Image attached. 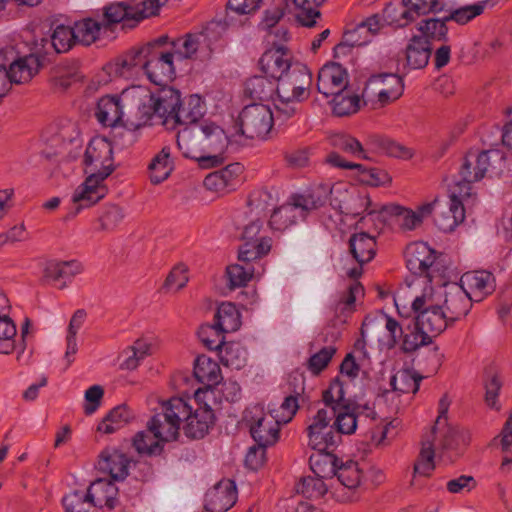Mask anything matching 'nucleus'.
Returning <instances> with one entry per match:
<instances>
[{
	"label": "nucleus",
	"instance_id": "nucleus-1",
	"mask_svg": "<svg viewBox=\"0 0 512 512\" xmlns=\"http://www.w3.org/2000/svg\"><path fill=\"white\" fill-rule=\"evenodd\" d=\"M328 192L325 187H314L303 194L293 195L289 203L275 209L271 214V229L284 231L295 224L298 218L304 219L310 211L322 207L327 202Z\"/></svg>",
	"mask_w": 512,
	"mask_h": 512
},
{
	"label": "nucleus",
	"instance_id": "nucleus-2",
	"mask_svg": "<svg viewBox=\"0 0 512 512\" xmlns=\"http://www.w3.org/2000/svg\"><path fill=\"white\" fill-rule=\"evenodd\" d=\"M273 113L268 105L251 104L240 112L231 139L236 144H245L248 139H265L273 127Z\"/></svg>",
	"mask_w": 512,
	"mask_h": 512
},
{
	"label": "nucleus",
	"instance_id": "nucleus-3",
	"mask_svg": "<svg viewBox=\"0 0 512 512\" xmlns=\"http://www.w3.org/2000/svg\"><path fill=\"white\" fill-rule=\"evenodd\" d=\"M168 0H133L129 4L114 3L104 8L103 32L111 31L120 22L134 27L144 18L154 16Z\"/></svg>",
	"mask_w": 512,
	"mask_h": 512
},
{
	"label": "nucleus",
	"instance_id": "nucleus-4",
	"mask_svg": "<svg viewBox=\"0 0 512 512\" xmlns=\"http://www.w3.org/2000/svg\"><path fill=\"white\" fill-rule=\"evenodd\" d=\"M157 92L146 94L145 99L139 98L137 108L142 114L136 128L146 125L153 116L162 119L163 124H167L173 119L178 105L180 104V92L172 87L162 85Z\"/></svg>",
	"mask_w": 512,
	"mask_h": 512
},
{
	"label": "nucleus",
	"instance_id": "nucleus-5",
	"mask_svg": "<svg viewBox=\"0 0 512 512\" xmlns=\"http://www.w3.org/2000/svg\"><path fill=\"white\" fill-rule=\"evenodd\" d=\"M167 37L142 47L143 71L156 85H166L175 77L174 54L161 48Z\"/></svg>",
	"mask_w": 512,
	"mask_h": 512
},
{
	"label": "nucleus",
	"instance_id": "nucleus-6",
	"mask_svg": "<svg viewBox=\"0 0 512 512\" xmlns=\"http://www.w3.org/2000/svg\"><path fill=\"white\" fill-rule=\"evenodd\" d=\"M412 309L417 313V327L424 330V334L428 333L432 337L441 334L450 324H453L435 296L427 290L413 300Z\"/></svg>",
	"mask_w": 512,
	"mask_h": 512
},
{
	"label": "nucleus",
	"instance_id": "nucleus-7",
	"mask_svg": "<svg viewBox=\"0 0 512 512\" xmlns=\"http://www.w3.org/2000/svg\"><path fill=\"white\" fill-rule=\"evenodd\" d=\"M404 91L402 77L395 73H381L372 75L363 90L366 102L371 103L373 109L383 108L397 99Z\"/></svg>",
	"mask_w": 512,
	"mask_h": 512
},
{
	"label": "nucleus",
	"instance_id": "nucleus-8",
	"mask_svg": "<svg viewBox=\"0 0 512 512\" xmlns=\"http://www.w3.org/2000/svg\"><path fill=\"white\" fill-rule=\"evenodd\" d=\"M329 190L327 198L331 195V205L339 210L340 213L351 215L353 217L362 216L366 212L372 214L374 210L368 211L371 200L369 194L364 189L356 187L345 188L343 186L330 187L329 185H318Z\"/></svg>",
	"mask_w": 512,
	"mask_h": 512
},
{
	"label": "nucleus",
	"instance_id": "nucleus-9",
	"mask_svg": "<svg viewBox=\"0 0 512 512\" xmlns=\"http://www.w3.org/2000/svg\"><path fill=\"white\" fill-rule=\"evenodd\" d=\"M248 222L242 226L241 239L243 244L239 249L238 260L240 262L254 261L267 255L272 246L271 238L260 237L264 218L247 214Z\"/></svg>",
	"mask_w": 512,
	"mask_h": 512
},
{
	"label": "nucleus",
	"instance_id": "nucleus-10",
	"mask_svg": "<svg viewBox=\"0 0 512 512\" xmlns=\"http://www.w3.org/2000/svg\"><path fill=\"white\" fill-rule=\"evenodd\" d=\"M429 293L435 296L452 323L465 317L472 307L473 298L458 283H446L436 291L430 289Z\"/></svg>",
	"mask_w": 512,
	"mask_h": 512
},
{
	"label": "nucleus",
	"instance_id": "nucleus-11",
	"mask_svg": "<svg viewBox=\"0 0 512 512\" xmlns=\"http://www.w3.org/2000/svg\"><path fill=\"white\" fill-rule=\"evenodd\" d=\"M332 413L326 408L319 409L309 419L307 426L308 445L316 451L333 450L341 441L340 435L330 425Z\"/></svg>",
	"mask_w": 512,
	"mask_h": 512
},
{
	"label": "nucleus",
	"instance_id": "nucleus-12",
	"mask_svg": "<svg viewBox=\"0 0 512 512\" xmlns=\"http://www.w3.org/2000/svg\"><path fill=\"white\" fill-rule=\"evenodd\" d=\"M245 420L249 424L250 434L255 442L262 446L274 445L279 438L280 420L278 414L265 413L260 406L246 411Z\"/></svg>",
	"mask_w": 512,
	"mask_h": 512
},
{
	"label": "nucleus",
	"instance_id": "nucleus-13",
	"mask_svg": "<svg viewBox=\"0 0 512 512\" xmlns=\"http://www.w3.org/2000/svg\"><path fill=\"white\" fill-rule=\"evenodd\" d=\"M491 154L498 156L497 152L492 151L469 152L460 166V179L450 184L449 187L457 188L461 190L462 194L470 197L471 184L484 178L490 166Z\"/></svg>",
	"mask_w": 512,
	"mask_h": 512
},
{
	"label": "nucleus",
	"instance_id": "nucleus-14",
	"mask_svg": "<svg viewBox=\"0 0 512 512\" xmlns=\"http://www.w3.org/2000/svg\"><path fill=\"white\" fill-rule=\"evenodd\" d=\"M85 172L106 179L114 170L113 146L104 137L93 138L84 155Z\"/></svg>",
	"mask_w": 512,
	"mask_h": 512
},
{
	"label": "nucleus",
	"instance_id": "nucleus-15",
	"mask_svg": "<svg viewBox=\"0 0 512 512\" xmlns=\"http://www.w3.org/2000/svg\"><path fill=\"white\" fill-rule=\"evenodd\" d=\"M133 91H124L120 96H104L100 98L97 104L95 116L99 123L106 127L116 126H135L136 124L129 120H124L125 109H128L131 100L135 98Z\"/></svg>",
	"mask_w": 512,
	"mask_h": 512
},
{
	"label": "nucleus",
	"instance_id": "nucleus-16",
	"mask_svg": "<svg viewBox=\"0 0 512 512\" xmlns=\"http://www.w3.org/2000/svg\"><path fill=\"white\" fill-rule=\"evenodd\" d=\"M312 74L308 67L300 62L277 81V96L288 100L290 97L305 100L310 95Z\"/></svg>",
	"mask_w": 512,
	"mask_h": 512
},
{
	"label": "nucleus",
	"instance_id": "nucleus-17",
	"mask_svg": "<svg viewBox=\"0 0 512 512\" xmlns=\"http://www.w3.org/2000/svg\"><path fill=\"white\" fill-rule=\"evenodd\" d=\"M198 128L200 130V137L203 142L205 154L207 156L216 157V159L205 163L204 168L220 165L223 162V153L229 143H235V140L231 139V132L227 134L219 125L210 121L200 123Z\"/></svg>",
	"mask_w": 512,
	"mask_h": 512
},
{
	"label": "nucleus",
	"instance_id": "nucleus-18",
	"mask_svg": "<svg viewBox=\"0 0 512 512\" xmlns=\"http://www.w3.org/2000/svg\"><path fill=\"white\" fill-rule=\"evenodd\" d=\"M295 62L288 48L273 42V47L267 49L259 60L261 71L276 82L286 74Z\"/></svg>",
	"mask_w": 512,
	"mask_h": 512
},
{
	"label": "nucleus",
	"instance_id": "nucleus-19",
	"mask_svg": "<svg viewBox=\"0 0 512 512\" xmlns=\"http://www.w3.org/2000/svg\"><path fill=\"white\" fill-rule=\"evenodd\" d=\"M449 207L435 214V224L443 232L453 231L465 219L464 200L469 198L457 188L448 187Z\"/></svg>",
	"mask_w": 512,
	"mask_h": 512
},
{
	"label": "nucleus",
	"instance_id": "nucleus-20",
	"mask_svg": "<svg viewBox=\"0 0 512 512\" xmlns=\"http://www.w3.org/2000/svg\"><path fill=\"white\" fill-rule=\"evenodd\" d=\"M349 252L358 266L347 270L346 274L352 279H357L362 274V266L374 258L376 241L365 232L353 234L349 239Z\"/></svg>",
	"mask_w": 512,
	"mask_h": 512
},
{
	"label": "nucleus",
	"instance_id": "nucleus-21",
	"mask_svg": "<svg viewBox=\"0 0 512 512\" xmlns=\"http://www.w3.org/2000/svg\"><path fill=\"white\" fill-rule=\"evenodd\" d=\"M177 146L184 157L197 161L202 168L205 163L216 159L214 156L205 154L198 125L187 126L178 131Z\"/></svg>",
	"mask_w": 512,
	"mask_h": 512
},
{
	"label": "nucleus",
	"instance_id": "nucleus-22",
	"mask_svg": "<svg viewBox=\"0 0 512 512\" xmlns=\"http://www.w3.org/2000/svg\"><path fill=\"white\" fill-rule=\"evenodd\" d=\"M82 272L83 265L77 260L49 261L44 267L42 280L64 289Z\"/></svg>",
	"mask_w": 512,
	"mask_h": 512
},
{
	"label": "nucleus",
	"instance_id": "nucleus-23",
	"mask_svg": "<svg viewBox=\"0 0 512 512\" xmlns=\"http://www.w3.org/2000/svg\"><path fill=\"white\" fill-rule=\"evenodd\" d=\"M348 74L338 63L324 65L318 73L317 90L326 98L348 88Z\"/></svg>",
	"mask_w": 512,
	"mask_h": 512
},
{
	"label": "nucleus",
	"instance_id": "nucleus-24",
	"mask_svg": "<svg viewBox=\"0 0 512 512\" xmlns=\"http://www.w3.org/2000/svg\"><path fill=\"white\" fill-rule=\"evenodd\" d=\"M236 499L234 481L223 479L207 491L204 507L208 512H226L235 504Z\"/></svg>",
	"mask_w": 512,
	"mask_h": 512
},
{
	"label": "nucleus",
	"instance_id": "nucleus-25",
	"mask_svg": "<svg viewBox=\"0 0 512 512\" xmlns=\"http://www.w3.org/2000/svg\"><path fill=\"white\" fill-rule=\"evenodd\" d=\"M104 178L97 175H89L85 181L79 185L73 193L72 201L77 205V211L88 208L107 194V187L104 185Z\"/></svg>",
	"mask_w": 512,
	"mask_h": 512
},
{
	"label": "nucleus",
	"instance_id": "nucleus-26",
	"mask_svg": "<svg viewBox=\"0 0 512 512\" xmlns=\"http://www.w3.org/2000/svg\"><path fill=\"white\" fill-rule=\"evenodd\" d=\"M406 266L415 275H428L436 260L435 251L424 242L410 243L405 250Z\"/></svg>",
	"mask_w": 512,
	"mask_h": 512
},
{
	"label": "nucleus",
	"instance_id": "nucleus-27",
	"mask_svg": "<svg viewBox=\"0 0 512 512\" xmlns=\"http://www.w3.org/2000/svg\"><path fill=\"white\" fill-rule=\"evenodd\" d=\"M129 465L130 460L126 454L115 448H106L99 456L98 469L116 481L127 477Z\"/></svg>",
	"mask_w": 512,
	"mask_h": 512
},
{
	"label": "nucleus",
	"instance_id": "nucleus-28",
	"mask_svg": "<svg viewBox=\"0 0 512 512\" xmlns=\"http://www.w3.org/2000/svg\"><path fill=\"white\" fill-rule=\"evenodd\" d=\"M459 284L464 286L469 296L479 301L494 291L495 279L488 271H472L464 273Z\"/></svg>",
	"mask_w": 512,
	"mask_h": 512
},
{
	"label": "nucleus",
	"instance_id": "nucleus-29",
	"mask_svg": "<svg viewBox=\"0 0 512 512\" xmlns=\"http://www.w3.org/2000/svg\"><path fill=\"white\" fill-rule=\"evenodd\" d=\"M326 162L333 167L358 170L361 181L371 186H379L388 180V175L385 172L376 168L367 169L361 164L346 161L337 152L329 153L326 157Z\"/></svg>",
	"mask_w": 512,
	"mask_h": 512
},
{
	"label": "nucleus",
	"instance_id": "nucleus-30",
	"mask_svg": "<svg viewBox=\"0 0 512 512\" xmlns=\"http://www.w3.org/2000/svg\"><path fill=\"white\" fill-rule=\"evenodd\" d=\"M205 113V104L200 96L190 95L184 100L180 99L173 121L176 124L187 126L199 125L198 120Z\"/></svg>",
	"mask_w": 512,
	"mask_h": 512
},
{
	"label": "nucleus",
	"instance_id": "nucleus-31",
	"mask_svg": "<svg viewBox=\"0 0 512 512\" xmlns=\"http://www.w3.org/2000/svg\"><path fill=\"white\" fill-rule=\"evenodd\" d=\"M105 70L110 76L131 78L143 71L142 48L109 63Z\"/></svg>",
	"mask_w": 512,
	"mask_h": 512
},
{
	"label": "nucleus",
	"instance_id": "nucleus-32",
	"mask_svg": "<svg viewBox=\"0 0 512 512\" xmlns=\"http://www.w3.org/2000/svg\"><path fill=\"white\" fill-rule=\"evenodd\" d=\"M213 411L209 407H198L194 411L191 410L183 430L187 437L192 439L203 438L213 424Z\"/></svg>",
	"mask_w": 512,
	"mask_h": 512
},
{
	"label": "nucleus",
	"instance_id": "nucleus-33",
	"mask_svg": "<svg viewBox=\"0 0 512 512\" xmlns=\"http://www.w3.org/2000/svg\"><path fill=\"white\" fill-rule=\"evenodd\" d=\"M40 66V60L34 54L13 60L7 69L10 84H22L30 81L38 73Z\"/></svg>",
	"mask_w": 512,
	"mask_h": 512
},
{
	"label": "nucleus",
	"instance_id": "nucleus-34",
	"mask_svg": "<svg viewBox=\"0 0 512 512\" xmlns=\"http://www.w3.org/2000/svg\"><path fill=\"white\" fill-rule=\"evenodd\" d=\"M86 492L95 507L113 509L117 504L118 488L110 480L98 479L89 486Z\"/></svg>",
	"mask_w": 512,
	"mask_h": 512
},
{
	"label": "nucleus",
	"instance_id": "nucleus-35",
	"mask_svg": "<svg viewBox=\"0 0 512 512\" xmlns=\"http://www.w3.org/2000/svg\"><path fill=\"white\" fill-rule=\"evenodd\" d=\"M431 45L424 36H413L406 46V66L410 69H422L427 66L431 56Z\"/></svg>",
	"mask_w": 512,
	"mask_h": 512
},
{
	"label": "nucleus",
	"instance_id": "nucleus-36",
	"mask_svg": "<svg viewBox=\"0 0 512 512\" xmlns=\"http://www.w3.org/2000/svg\"><path fill=\"white\" fill-rule=\"evenodd\" d=\"M434 431H429L425 433L421 440V449L420 453L417 457L416 462L413 467V476H424L429 477L433 470L435 469L434 457L435 450L434 447Z\"/></svg>",
	"mask_w": 512,
	"mask_h": 512
},
{
	"label": "nucleus",
	"instance_id": "nucleus-37",
	"mask_svg": "<svg viewBox=\"0 0 512 512\" xmlns=\"http://www.w3.org/2000/svg\"><path fill=\"white\" fill-rule=\"evenodd\" d=\"M277 90V82L264 74L249 78L244 91L250 99L264 102L273 100Z\"/></svg>",
	"mask_w": 512,
	"mask_h": 512
},
{
	"label": "nucleus",
	"instance_id": "nucleus-38",
	"mask_svg": "<svg viewBox=\"0 0 512 512\" xmlns=\"http://www.w3.org/2000/svg\"><path fill=\"white\" fill-rule=\"evenodd\" d=\"M87 313L84 309H78L72 315L67 331H66V350L64 354V360L66 361V367L68 368L74 361V355L78 351L77 334L85 323Z\"/></svg>",
	"mask_w": 512,
	"mask_h": 512
},
{
	"label": "nucleus",
	"instance_id": "nucleus-39",
	"mask_svg": "<svg viewBox=\"0 0 512 512\" xmlns=\"http://www.w3.org/2000/svg\"><path fill=\"white\" fill-rule=\"evenodd\" d=\"M147 428L163 443L176 440L179 435L180 427L173 419L162 411L156 413L147 423Z\"/></svg>",
	"mask_w": 512,
	"mask_h": 512
},
{
	"label": "nucleus",
	"instance_id": "nucleus-40",
	"mask_svg": "<svg viewBox=\"0 0 512 512\" xmlns=\"http://www.w3.org/2000/svg\"><path fill=\"white\" fill-rule=\"evenodd\" d=\"M194 375L203 384L216 385L221 379V369L216 361L200 355L195 360Z\"/></svg>",
	"mask_w": 512,
	"mask_h": 512
},
{
	"label": "nucleus",
	"instance_id": "nucleus-41",
	"mask_svg": "<svg viewBox=\"0 0 512 512\" xmlns=\"http://www.w3.org/2000/svg\"><path fill=\"white\" fill-rule=\"evenodd\" d=\"M132 418L133 414L126 405L116 406L99 423L97 430L112 434L128 424Z\"/></svg>",
	"mask_w": 512,
	"mask_h": 512
},
{
	"label": "nucleus",
	"instance_id": "nucleus-42",
	"mask_svg": "<svg viewBox=\"0 0 512 512\" xmlns=\"http://www.w3.org/2000/svg\"><path fill=\"white\" fill-rule=\"evenodd\" d=\"M345 395L346 392L344 390L343 382L339 378L332 380L328 388L322 393V400L326 406L325 408L333 414L334 412L344 409L346 406L352 404Z\"/></svg>",
	"mask_w": 512,
	"mask_h": 512
},
{
	"label": "nucleus",
	"instance_id": "nucleus-43",
	"mask_svg": "<svg viewBox=\"0 0 512 512\" xmlns=\"http://www.w3.org/2000/svg\"><path fill=\"white\" fill-rule=\"evenodd\" d=\"M276 198L272 191L261 188L253 191L248 200V212L250 216L266 218L270 208L274 207Z\"/></svg>",
	"mask_w": 512,
	"mask_h": 512
},
{
	"label": "nucleus",
	"instance_id": "nucleus-44",
	"mask_svg": "<svg viewBox=\"0 0 512 512\" xmlns=\"http://www.w3.org/2000/svg\"><path fill=\"white\" fill-rule=\"evenodd\" d=\"M215 326L223 333L234 332L241 325L240 313L236 306L230 302L222 303L215 315Z\"/></svg>",
	"mask_w": 512,
	"mask_h": 512
},
{
	"label": "nucleus",
	"instance_id": "nucleus-45",
	"mask_svg": "<svg viewBox=\"0 0 512 512\" xmlns=\"http://www.w3.org/2000/svg\"><path fill=\"white\" fill-rule=\"evenodd\" d=\"M309 463L314 474L320 478L334 476L338 467V459L330 450L317 451L310 456Z\"/></svg>",
	"mask_w": 512,
	"mask_h": 512
},
{
	"label": "nucleus",
	"instance_id": "nucleus-46",
	"mask_svg": "<svg viewBox=\"0 0 512 512\" xmlns=\"http://www.w3.org/2000/svg\"><path fill=\"white\" fill-rule=\"evenodd\" d=\"M150 180L153 184H159L166 180L173 170L170 160V149L164 147L149 164Z\"/></svg>",
	"mask_w": 512,
	"mask_h": 512
},
{
	"label": "nucleus",
	"instance_id": "nucleus-47",
	"mask_svg": "<svg viewBox=\"0 0 512 512\" xmlns=\"http://www.w3.org/2000/svg\"><path fill=\"white\" fill-rule=\"evenodd\" d=\"M407 9L402 13V18L406 20L400 26L414 21L416 18L429 13H437L443 10V4L440 0H408Z\"/></svg>",
	"mask_w": 512,
	"mask_h": 512
},
{
	"label": "nucleus",
	"instance_id": "nucleus-48",
	"mask_svg": "<svg viewBox=\"0 0 512 512\" xmlns=\"http://www.w3.org/2000/svg\"><path fill=\"white\" fill-rule=\"evenodd\" d=\"M333 113L337 116H348L356 113L360 108V99L349 87L343 92L332 96Z\"/></svg>",
	"mask_w": 512,
	"mask_h": 512
},
{
	"label": "nucleus",
	"instance_id": "nucleus-49",
	"mask_svg": "<svg viewBox=\"0 0 512 512\" xmlns=\"http://www.w3.org/2000/svg\"><path fill=\"white\" fill-rule=\"evenodd\" d=\"M206 33L187 34L172 42L174 57L178 59H189L196 55L202 42L205 40Z\"/></svg>",
	"mask_w": 512,
	"mask_h": 512
},
{
	"label": "nucleus",
	"instance_id": "nucleus-50",
	"mask_svg": "<svg viewBox=\"0 0 512 512\" xmlns=\"http://www.w3.org/2000/svg\"><path fill=\"white\" fill-rule=\"evenodd\" d=\"M73 29L77 43L91 45L98 39L101 31H103V24L92 18H85L76 22Z\"/></svg>",
	"mask_w": 512,
	"mask_h": 512
},
{
	"label": "nucleus",
	"instance_id": "nucleus-51",
	"mask_svg": "<svg viewBox=\"0 0 512 512\" xmlns=\"http://www.w3.org/2000/svg\"><path fill=\"white\" fill-rule=\"evenodd\" d=\"M17 327L7 314H0V354L10 355L17 349Z\"/></svg>",
	"mask_w": 512,
	"mask_h": 512
},
{
	"label": "nucleus",
	"instance_id": "nucleus-52",
	"mask_svg": "<svg viewBox=\"0 0 512 512\" xmlns=\"http://www.w3.org/2000/svg\"><path fill=\"white\" fill-rule=\"evenodd\" d=\"M371 142L378 152L391 157L407 160L414 155L412 149L386 137L375 136L371 138Z\"/></svg>",
	"mask_w": 512,
	"mask_h": 512
},
{
	"label": "nucleus",
	"instance_id": "nucleus-53",
	"mask_svg": "<svg viewBox=\"0 0 512 512\" xmlns=\"http://www.w3.org/2000/svg\"><path fill=\"white\" fill-rule=\"evenodd\" d=\"M220 357L225 366L241 369L246 365L247 351L240 343H225L220 350Z\"/></svg>",
	"mask_w": 512,
	"mask_h": 512
},
{
	"label": "nucleus",
	"instance_id": "nucleus-54",
	"mask_svg": "<svg viewBox=\"0 0 512 512\" xmlns=\"http://www.w3.org/2000/svg\"><path fill=\"white\" fill-rule=\"evenodd\" d=\"M382 26L380 16L378 14H374L368 17L366 20L359 23L355 28L347 31L344 34L345 43L350 46H361L366 43V41H361L356 38L357 34H361L363 31H367L371 35H375L378 33Z\"/></svg>",
	"mask_w": 512,
	"mask_h": 512
},
{
	"label": "nucleus",
	"instance_id": "nucleus-55",
	"mask_svg": "<svg viewBox=\"0 0 512 512\" xmlns=\"http://www.w3.org/2000/svg\"><path fill=\"white\" fill-rule=\"evenodd\" d=\"M421 380L422 376L411 370L403 369L391 378L390 384L394 391L415 394L419 390Z\"/></svg>",
	"mask_w": 512,
	"mask_h": 512
},
{
	"label": "nucleus",
	"instance_id": "nucleus-56",
	"mask_svg": "<svg viewBox=\"0 0 512 512\" xmlns=\"http://www.w3.org/2000/svg\"><path fill=\"white\" fill-rule=\"evenodd\" d=\"M335 418L334 428L337 435H351L357 429L358 419L353 412V403L333 413L332 419Z\"/></svg>",
	"mask_w": 512,
	"mask_h": 512
},
{
	"label": "nucleus",
	"instance_id": "nucleus-57",
	"mask_svg": "<svg viewBox=\"0 0 512 512\" xmlns=\"http://www.w3.org/2000/svg\"><path fill=\"white\" fill-rule=\"evenodd\" d=\"M331 145L344 153L361 159H368L362 144L354 137L348 134H334L330 138Z\"/></svg>",
	"mask_w": 512,
	"mask_h": 512
},
{
	"label": "nucleus",
	"instance_id": "nucleus-58",
	"mask_svg": "<svg viewBox=\"0 0 512 512\" xmlns=\"http://www.w3.org/2000/svg\"><path fill=\"white\" fill-rule=\"evenodd\" d=\"M133 447L139 454L159 455L163 450V442L148 431H140L133 438Z\"/></svg>",
	"mask_w": 512,
	"mask_h": 512
},
{
	"label": "nucleus",
	"instance_id": "nucleus-59",
	"mask_svg": "<svg viewBox=\"0 0 512 512\" xmlns=\"http://www.w3.org/2000/svg\"><path fill=\"white\" fill-rule=\"evenodd\" d=\"M384 211L393 216L396 224L404 231L413 230L421 224V216L413 210L394 205L385 207Z\"/></svg>",
	"mask_w": 512,
	"mask_h": 512
},
{
	"label": "nucleus",
	"instance_id": "nucleus-60",
	"mask_svg": "<svg viewBox=\"0 0 512 512\" xmlns=\"http://www.w3.org/2000/svg\"><path fill=\"white\" fill-rule=\"evenodd\" d=\"M325 0H293L299 12L296 15L297 21L306 27H312L316 24V19L320 17L318 7Z\"/></svg>",
	"mask_w": 512,
	"mask_h": 512
},
{
	"label": "nucleus",
	"instance_id": "nucleus-61",
	"mask_svg": "<svg viewBox=\"0 0 512 512\" xmlns=\"http://www.w3.org/2000/svg\"><path fill=\"white\" fill-rule=\"evenodd\" d=\"M334 476L338 481L348 489H355L359 486L362 479V472L357 462L347 461L338 465Z\"/></svg>",
	"mask_w": 512,
	"mask_h": 512
},
{
	"label": "nucleus",
	"instance_id": "nucleus-62",
	"mask_svg": "<svg viewBox=\"0 0 512 512\" xmlns=\"http://www.w3.org/2000/svg\"><path fill=\"white\" fill-rule=\"evenodd\" d=\"M50 43L57 53L69 51L77 43L73 27L57 26L51 35Z\"/></svg>",
	"mask_w": 512,
	"mask_h": 512
},
{
	"label": "nucleus",
	"instance_id": "nucleus-63",
	"mask_svg": "<svg viewBox=\"0 0 512 512\" xmlns=\"http://www.w3.org/2000/svg\"><path fill=\"white\" fill-rule=\"evenodd\" d=\"M192 408L181 397H173L162 403V412L180 427L182 421L186 422Z\"/></svg>",
	"mask_w": 512,
	"mask_h": 512
},
{
	"label": "nucleus",
	"instance_id": "nucleus-64",
	"mask_svg": "<svg viewBox=\"0 0 512 512\" xmlns=\"http://www.w3.org/2000/svg\"><path fill=\"white\" fill-rule=\"evenodd\" d=\"M65 512H89L93 506L86 491H73L62 500Z\"/></svg>",
	"mask_w": 512,
	"mask_h": 512
}]
</instances>
